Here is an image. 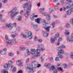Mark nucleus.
Returning <instances> with one entry per match:
<instances>
[{"instance_id": "1", "label": "nucleus", "mask_w": 73, "mask_h": 73, "mask_svg": "<svg viewBox=\"0 0 73 73\" xmlns=\"http://www.w3.org/2000/svg\"><path fill=\"white\" fill-rule=\"evenodd\" d=\"M38 48L39 49H36V51L35 49H32L31 50V52L29 51V50L28 49H27V52L30 54H35L34 56H33V58H37L40 56V51L42 52H44L45 50V48L43 44H40L38 45Z\"/></svg>"}, {"instance_id": "2", "label": "nucleus", "mask_w": 73, "mask_h": 73, "mask_svg": "<svg viewBox=\"0 0 73 73\" xmlns=\"http://www.w3.org/2000/svg\"><path fill=\"white\" fill-rule=\"evenodd\" d=\"M16 9L14 8L12 11L8 12V14L11 13V18L13 20L15 19V16H16V15H17L19 14V12H16Z\"/></svg>"}, {"instance_id": "3", "label": "nucleus", "mask_w": 73, "mask_h": 73, "mask_svg": "<svg viewBox=\"0 0 73 73\" xmlns=\"http://www.w3.org/2000/svg\"><path fill=\"white\" fill-rule=\"evenodd\" d=\"M25 68L28 70V72L29 73H34V71L36 70V68L35 67L29 65H26Z\"/></svg>"}, {"instance_id": "4", "label": "nucleus", "mask_w": 73, "mask_h": 73, "mask_svg": "<svg viewBox=\"0 0 73 73\" xmlns=\"http://www.w3.org/2000/svg\"><path fill=\"white\" fill-rule=\"evenodd\" d=\"M31 7H32V5L30 4L27 9L26 11L25 14V19H27L28 16L30 15V12L31 11Z\"/></svg>"}, {"instance_id": "5", "label": "nucleus", "mask_w": 73, "mask_h": 73, "mask_svg": "<svg viewBox=\"0 0 73 73\" xmlns=\"http://www.w3.org/2000/svg\"><path fill=\"white\" fill-rule=\"evenodd\" d=\"M14 26H16V23H13L12 24L11 23L9 24L8 25H6L5 26V27L6 28H8L9 29H12Z\"/></svg>"}, {"instance_id": "6", "label": "nucleus", "mask_w": 73, "mask_h": 73, "mask_svg": "<svg viewBox=\"0 0 73 73\" xmlns=\"http://www.w3.org/2000/svg\"><path fill=\"white\" fill-rule=\"evenodd\" d=\"M5 38L6 40V44L7 45H9L11 46V45H12L13 44V43L12 42L11 40L8 39L7 35L5 36Z\"/></svg>"}, {"instance_id": "7", "label": "nucleus", "mask_w": 73, "mask_h": 73, "mask_svg": "<svg viewBox=\"0 0 73 73\" xmlns=\"http://www.w3.org/2000/svg\"><path fill=\"white\" fill-rule=\"evenodd\" d=\"M58 36H59L58 34H56L54 38H50V42L51 43V44H54V42H55V40H56V38L58 37Z\"/></svg>"}, {"instance_id": "8", "label": "nucleus", "mask_w": 73, "mask_h": 73, "mask_svg": "<svg viewBox=\"0 0 73 73\" xmlns=\"http://www.w3.org/2000/svg\"><path fill=\"white\" fill-rule=\"evenodd\" d=\"M64 53V50L61 49L58 52V57L60 58H64L62 56L60 55L61 54H62Z\"/></svg>"}, {"instance_id": "9", "label": "nucleus", "mask_w": 73, "mask_h": 73, "mask_svg": "<svg viewBox=\"0 0 73 73\" xmlns=\"http://www.w3.org/2000/svg\"><path fill=\"white\" fill-rule=\"evenodd\" d=\"M67 40L68 42H73V36L72 35L70 37L68 36L67 38Z\"/></svg>"}, {"instance_id": "10", "label": "nucleus", "mask_w": 73, "mask_h": 73, "mask_svg": "<svg viewBox=\"0 0 73 73\" xmlns=\"http://www.w3.org/2000/svg\"><path fill=\"white\" fill-rule=\"evenodd\" d=\"M26 34L27 37H28V38H29V39H31V38H32V34L31 31L28 32L26 33Z\"/></svg>"}, {"instance_id": "11", "label": "nucleus", "mask_w": 73, "mask_h": 73, "mask_svg": "<svg viewBox=\"0 0 73 73\" xmlns=\"http://www.w3.org/2000/svg\"><path fill=\"white\" fill-rule=\"evenodd\" d=\"M72 13H73V7L71 9L68 10L66 12V14L68 15H71Z\"/></svg>"}, {"instance_id": "12", "label": "nucleus", "mask_w": 73, "mask_h": 73, "mask_svg": "<svg viewBox=\"0 0 73 73\" xmlns=\"http://www.w3.org/2000/svg\"><path fill=\"white\" fill-rule=\"evenodd\" d=\"M16 63L17 65H18L20 66H21L23 65V63L20 60H17L16 61Z\"/></svg>"}, {"instance_id": "13", "label": "nucleus", "mask_w": 73, "mask_h": 73, "mask_svg": "<svg viewBox=\"0 0 73 73\" xmlns=\"http://www.w3.org/2000/svg\"><path fill=\"white\" fill-rule=\"evenodd\" d=\"M43 15L44 16H46V19L47 20H50V16H49V15L47 14V13H43Z\"/></svg>"}, {"instance_id": "14", "label": "nucleus", "mask_w": 73, "mask_h": 73, "mask_svg": "<svg viewBox=\"0 0 73 73\" xmlns=\"http://www.w3.org/2000/svg\"><path fill=\"white\" fill-rule=\"evenodd\" d=\"M64 35L65 36H68L70 35V32L68 30H66L65 31Z\"/></svg>"}, {"instance_id": "15", "label": "nucleus", "mask_w": 73, "mask_h": 73, "mask_svg": "<svg viewBox=\"0 0 73 73\" xmlns=\"http://www.w3.org/2000/svg\"><path fill=\"white\" fill-rule=\"evenodd\" d=\"M8 64V65H9L11 68H12V67H13V66L12 65V64H13V62H12V60H10L9 61Z\"/></svg>"}, {"instance_id": "16", "label": "nucleus", "mask_w": 73, "mask_h": 73, "mask_svg": "<svg viewBox=\"0 0 73 73\" xmlns=\"http://www.w3.org/2000/svg\"><path fill=\"white\" fill-rule=\"evenodd\" d=\"M71 0H66L69 5L72 6L73 5V1H71Z\"/></svg>"}, {"instance_id": "17", "label": "nucleus", "mask_w": 73, "mask_h": 73, "mask_svg": "<svg viewBox=\"0 0 73 73\" xmlns=\"http://www.w3.org/2000/svg\"><path fill=\"white\" fill-rule=\"evenodd\" d=\"M42 36L44 37H47L48 36V34L45 31H44L42 33Z\"/></svg>"}, {"instance_id": "18", "label": "nucleus", "mask_w": 73, "mask_h": 73, "mask_svg": "<svg viewBox=\"0 0 73 73\" xmlns=\"http://www.w3.org/2000/svg\"><path fill=\"white\" fill-rule=\"evenodd\" d=\"M55 70H56V72H55V71H54V73H57V72L59 70H60L61 71H62V69L61 68V67H57V68H55Z\"/></svg>"}, {"instance_id": "19", "label": "nucleus", "mask_w": 73, "mask_h": 73, "mask_svg": "<svg viewBox=\"0 0 73 73\" xmlns=\"http://www.w3.org/2000/svg\"><path fill=\"white\" fill-rule=\"evenodd\" d=\"M41 20V18H38L35 20V21L36 23H37L38 24H40Z\"/></svg>"}, {"instance_id": "20", "label": "nucleus", "mask_w": 73, "mask_h": 73, "mask_svg": "<svg viewBox=\"0 0 73 73\" xmlns=\"http://www.w3.org/2000/svg\"><path fill=\"white\" fill-rule=\"evenodd\" d=\"M50 25L51 28H54V26H55V22L54 21H52Z\"/></svg>"}, {"instance_id": "21", "label": "nucleus", "mask_w": 73, "mask_h": 73, "mask_svg": "<svg viewBox=\"0 0 73 73\" xmlns=\"http://www.w3.org/2000/svg\"><path fill=\"white\" fill-rule=\"evenodd\" d=\"M41 22L43 23V25H45V27L46 26V25H48V23H46L45 22V21L44 20H42Z\"/></svg>"}, {"instance_id": "22", "label": "nucleus", "mask_w": 73, "mask_h": 73, "mask_svg": "<svg viewBox=\"0 0 73 73\" xmlns=\"http://www.w3.org/2000/svg\"><path fill=\"white\" fill-rule=\"evenodd\" d=\"M31 24L33 25V28L35 29L37 28V27H38V25H37L34 24H33V23H31Z\"/></svg>"}, {"instance_id": "23", "label": "nucleus", "mask_w": 73, "mask_h": 73, "mask_svg": "<svg viewBox=\"0 0 73 73\" xmlns=\"http://www.w3.org/2000/svg\"><path fill=\"white\" fill-rule=\"evenodd\" d=\"M21 37H22V38H26L27 37V36L24 35V33H21Z\"/></svg>"}, {"instance_id": "24", "label": "nucleus", "mask_w": 73, "mask_h": 73, "mask_svg": "<svg viewBox=\"0 0 73 73\" xmlns=\"http://www.w3.org/2000/svg\"><path fill=\"white\" fill-rule=\"evenodd\" d=\"M50 27L48 26L47 27H45L44 29L46 30V31H47V32H49V30L50 29Z\"/></svg>"}, {"instance_id": "25", "label": "nucleus", "mask_w": 73, "mask_h": 73, "mask_svg": "<svg viewBox=\"0 0 73 73\" xmlns=\"http://www.w3.org/2000/svg\"><path fill=\"white\" fill-rule=\"evenodd\" d=\"M71 7L70 6H66V8L65 7H63V11H65L66 9H69V8H70Z\"/></svg>"}, {"instance_id": "26", "label": "nucleus", "mask_w": 73, "mask_h": 73, "mask_svg": "<svg viewBox=\"0 0 73 73\" xmlns=\"http://www.w3.org/2000/svg\"><path fill=\"white\" fill-rule=\"evenodd\" d=\"M11 41L13 43V42L15 44H16V43H17V41H16L15 39H13L12 40H11Z\"/></svg>"}, {"instance_id": "27", "label": "nucleus", "mask_w": 73, "mask_h": 73, "mask_svg": "<svg viewBox=\"0 0 73 73\" xmlns=\"http://www.w3.org/2000/svg\"><path fill=\"white\" fill-rule=\"evenodd\" d=\"M3 67L4 68H7L8 67H10L9 64H5L3 65Z\"/></svg>"}, {"instance_id": "28", "label": "nucleus", "mask_w": 73, "mask_h": 73, "mask_svg": "<svg viewBox=\"0 0 73 73\" xmlns=\"http://www.w3.org/2000/svg\"><path fill=\"white\" fill-rule=\"evenodd\" d=\"M30 19L31 21H34V20H35V18L34 16L33 15H31L30 17Z\"/></svg>"}, {"instance_id": "29", "label": "nucleus", "mask_w": 73, "mask_h": 73, "mask_svg": "<svg viewBox=\"0 0 73 73\" xmlns=\"http://www.w3.org/2000/svg\"><path fill=\"white\" fill-rule=\"evenodd\" d=\"M56 68L57 69V67L56 68H55L54 67V66H52L50 68V69H51L52 70H54V71H56Z\"/></svg>"}, {"instance_id": "30", "label": "nucleus", "mask_w": 73, "mask_h": 73, "mask_svg": "<svg viewBox=\"0 0 73 73\" xmlns=\"http://www.w3.org/2000/svg\"><path fill=\"white\" fill-rule=\"evenodd\" d=\"M45 66H48V67L49 68V66H50V64L48 63H46L45 64Z\"/></svg>"}, {"instance_id": "31", "label": "nucleus", "mask_w": 73, "mask_h": 73, "mask_svg": "<svg viewBox=\"0 0 73 73\" xmlns=\"http://www.w3.org/2000/svg\"><path fill=\"white\" fill-rule=\"evenodd\" d=\"M17 19L19 21L21 20V17L20 16H18L17 17Z\"/></svg>"}, {"instance_id": "32", "label": "nucleus", "mask_w": 73, "mask_h": 73, "mask_svg": "<svg viewBox=\"0 0 73 73\" xmlns=\"http://www.w3.org/2000/svg\"><path fill=\"white\" fill-rule=\"evenodd\" d=\"M31 64L32 65L33 67V66H35V61H31Z\"/></svg>"}, {"instance_id": "33", "label": "nucleus", "mask_w": 73, "mask_h": 73, "mask_svg": "<svg viewBox=\"0 0 73 73\" xmlns=\"http://www.w3.org/2000/svg\"><path fill=\"white\" fill-rule=\"evenodd\" d=\"M1 73H8V72L6 71L5 70H3L1 71Z\"/></svg>"}, {"instance_id": "34", "label": "nucleus", "mask_w": 73, "mask_h": 73, "mask_svg": "<svg viewBox=\"0 0 73 73\" xmlns=\"http://www.w3.org/2000/svg\"><path fill=\"white\" fill-rule=\"evenodd\" d=\"M6 52L5 51L1 50V54H5Z\"/></svg>"}, {"instance_id": "35", "label": "nucleus", "mask_w": 73, "mask_h": 73, "mask_svg": "<svg viewBox=\"0 0 73 73\" xmlns=\"http://www.w3.org/2000/svg\"><path fill=\"white\" fill-rule=\"evenodd\" d=\"M28 3H26L23 5V7L24 8H26V7H27L28 6Z\"/></svg>"}, {"instance_id": "36", "label": "nucleus", "mask_w": 73, "mask_h": 73, "mask_svg": "<svg viewBox=\"0 0 73 73\" xmlns=\"http://www.w3.org/2000/svg\"><path fill=\"white\" fill-rule=\"evenodd\" d=\"M66 28H69L70 27V24L69 23H67L66 24Z\"/></svg>"}, {"instance_id": "37", "label": "nucleus", "mask_w": 73, "mask_h": 73, "mask_svg": "<svg viewBox=\"0 0 73 73\" xmlns=\"http://www.w3.org/2000/svg\"><path fill=\"white\" fill-rule=\"evenodd\" d=\"M18 35V33H16L15 34V35H11V37H15V36H17Z\"/></svg>"}, {"instance_id": "38", "label": "nucleus", "mask_w": 73, "mask_h": 73, "mask_svg": "<svg viewBox=\"0 0 73 73\" xmlns=\"http://www.w3.org/2000/svg\"><path fill=\"white\" fill-rule=\"evenodd\" d=\"M50 60L51 62H53V58H50Z\"/></svg>"}, {"instance_id": "39", "label": "nucleus", "mask_w": 73, "mask_h": 73, "mask_svg": "<svg viewBox=\"0 0 73 73\" xmlns=\"http://www.w3.org/2000/svg\"><path fill=\"white\" fill-rule=\"evenodd\" d=\"M60 48L61 49H62V48H65V46L64 45H62L61 46H60Z\"/></svg>"}, {"instance_id": "40", "label": "nucleus", "mask_w": 73, "mask_h": 73, "mask_svg": "<svg viewBox=\"0 0 73 73\" xmlns=\"http://www.w3.org/2000/svg\"><path fill=\"white\" fill-rule=\"evenodd\" d=\"M30 54H29V53L27 52L25 54V56H29V55Z\"/></svg>"}, {"instance_id": "41", "label": "nucleus", "mask_w": 73, "mask_h": 73, "mask_svg": "<svg viewBox=\"0 0 73 73\" xmlns=\"http://www.w3.org/2000/svg\"><path fill=\"white\" fill-rule=\"evenodd\" d=\"M9 56L10 57H12L13 56V54L12 53H10L9 54Z\"/></svg>"}, {"instance_id": "42", "label": "nucleus", "mask_w": 73, "mask_h": 73, "mask_svg": "<svg viewBox=\"0 0 73 73\" xmlns=\"http://www.w3.org/2000/svg\"><path fill=\"white\" fill-rule=\"evenodd\" d=\"M2 1L4 3H6L7 2V0H2Z\"/></svg>"}, {"instance_id": "43", "label": "nucleus", "mask_w": 73, "mask_h": 73, "mask_svg": "<svg viewBox=\"0 0 73 73\" xmlns=\"http://www.w3.org/2000/svg\"><path fill=\"white\" fill-rule=\"evenodd\" d=\"M20 50H25V48L24 47H20Z\"/></svg>"}, {"instance_id": "44", "label": "nucleus", "mask_w": 73, "mask_h": 73, "mask_svg": "<svg viewBox=\"0 0 73 73\" xmlns=\"http://www.w3.org/2000/svg\"><path fill=\"white\" fill-rule=\"evenodd\" d=\"M16 70V67H14L12 71L13 72H15Z\"/></svg>"}, {"instance_id": "45", "label": "nucleus", "mask_w": 73, "mask_h": 73, "mask_svg": "<svg viewBox=\"0 0 73 73\" xmlns=\"http://www.w3.org/2000/svg\"><path fill=\"white\" fill-rule=\"evenodd\" d=\"M22 1H28V0H21L20 1V2L21 3Z\"/></svg>"}, {"instance_id": "46", "label": "nucleus", "mask_w": 73, "mask_h": 73, "mask_svg": "<svg viewBox=\"0 0 73 73\" xmlns=\"http://www.w3.org/2000/svg\"><path fill=\"white\" fill-rule=\"evenodd\" d=\"M29 58H28L27 59L26 61V63H27V62H29Z\"/></svg>"}, {"instance_id": "47", "label": "nucleus", "mask_w": 73, "mask_h": 73, "mask_svg": "<svg viewBox=\"0 0 73 73\" xmlns=\"http://www.w3.org/2000/svg\"><path fill=\"white\" fill-rule=\"evenodd\" d=\"M63 66H64V68H65L67 66V64H63Z\"/></svg>"}, {"instance_id": "48", "label": "nucleus", "mask_w": 73, "mask_h": 73, "mask_svg": "<svg viewBox=\"0 0 73 73\" xmlns=\"http://www.w3.org/2000/svg\"><path fill=\"white\" fill-rule=\"evenodd\" d=\"M31 42H26V44H31Z\"/></svg>"}, {"instance_id": "49", "label": "nucleus", "mask_w": 73, "mask_h": 73, "mask_svg": "<svg viewBox=\"0 0 73 73\" xmlns=\"http://www.w3.org/2000/svg\"><path fill=\"white\" fill-rule=\"evenodd\" d=\"M62 40V38H59L58 39V41L60 42Z\"/></svg>"}, {"instance_id": "50", "label": "nucleus", "mask_w": 73, "mask_h": 73, "mask_svg": "<svg viewBox=\"0 0 73 73\" xmlns=\"http://www.w3.org/2000/svg\"><path fill=\"white\" fill-rule=\"evenodd\" d=\"M17 30L18 31H20V27H18V28H17Z\"/></svg>"}, {"instance_id": "51", "label": "nucleus", "mask_w": 73, "mask_h": 73, "mask_svg": "<svg viewBox=\"0 0 73 73\" xmlns=\"http://www.w3.org/2000/svg\"><path fill=\"white\" fill-rule=\"evenodd\" d=\"M34 40L35 41H37V36H35Z\"/></svg>"}, {"instance_id": "52", "label": "nucleus", "mask_w": 73, "mask_h": 73, "mask_svg": "<svg viewBox=\"0 0 73 73\" xmlns=\"http://www.w3.org/2000/svg\"><path fill=\"white\" fill-rule=\"evenodd\" d=\"M40 66H41V65L40 64H38L36 68H39Z\"/></svg>"}, {"instance_id": "53", "label": "nucleus", "mask_w": 73, "mask_h": 73, "mask_svg": "<svg viewBox=\"0 0 73 73\" xmlns=\"http://www.w3.org/2000/svg\"><path fill=\"white\" fill-rule=\"evenodd\" d=\"M44 10V8H40V11L41 12H42V11H43Z\"/></svg>"}, {"instance_id": "54", "label": "nucleus", "mask_w": 73, "mask_h": 73, "mask_svg": "<svg viewBox=\"0 0 73 73\" xmlns=\"http://www.w3.org/2000/svg\"><path fill=\"white\" fill-rule=\"evenodd\" d=\"M23 12H24V11L23 10H21V11L20 13L21 15H22V14H23Z\"/></svg>"}, {"instance_id": "55", "label": "nucleus", "mask_w": 73, "mask_h": 73, "mask_svg": "<svg viewBox=\"0 0 73 73\" xmlns=\"http://www.w3.org/2000/svg\"><path fill=\"white\" fill-rule=\"evenodd\" d=\"M38 42H41L42 41V40L41 39H39L38 40Z\"/></svg>"}, {"instance_id": "56", "label": "nucleus", "mask_w": 73, "mask_h": 73, "mask_svg": "<svg viewBox=\"0 0 73 73\" xmlns=\"http://www.w3.org/2000/svg\"><path fill=\"white\" fill-rule=\"evenodd\" d=\"M56 61H58L59 60V58H58L56 57L55 59Z\"/></svg>"}, {"instance_id": "57", "label": "nucleus", "mask_w": 73, "mask_h": 73, "mask_svg": "<svg viewBox=\"0 0 73 73\" xmlns=\"http://www.w3.org/2000/svg\"><path fill=\"white\" fill-rule=\"evenodd\" d=\"M70 57L71 58L73 59V54H71Z\"/></svg>"}, {"instance_id": "58", "label": "nucleus", "mask_w": 73, "mask_h": 73, "mask_svg": "<svg viewBox=\"0 0 73 73\" xmlns=\"http://www.w3.org/2000/svg\"><path fill=\"white\" fill-rule=\"evenodd\" d=\"M55 22L56 23H59V20H57L55 21Z\"/></svg>"}, {"instance_id": "59", "label": "nucleus", "mask_w": 73, "mask_h": 73, "mask_svg": "<svg viewBox=\"0 0 73 73\" xmlns=\"http://www.w3.org/2000/svg\"><path fill=\"white\" fill-rule=\"evenodd\" d=\"M61 49V48H60V47H57L56 48V50H58L59 49Z\"/></svg>"}, {"instance_id": "60", "label": "nucleus", "mask_w": 73, "mask_h": 73, "mask_svg": "<svg viewBox=\"0 0 73 73\" xmlns=\"http://www.w3.org/2000/svg\"><path fill=\"white\" fill-rule=\"evenodd\" d=\"M49 11L50 13H51L52 12H53V11L52 9H50L49 10Z\"/></svg>"}, {"instance_id": "61", "label": "nucleus", "mask_w": 73, "mask_h": 73, "mask_svg": "<svg viewBox=\"0 0 73 73\" xmlns=\"http://www.w3.org/2000/svg\"><path fill=\"white\" fill-rule=\"evenodd\" d=\"M40 59H41V61H43L44 60V59H43V58H42V57L41 56L40 57Z\"/></svg>"}, {"instance_id": "62", "label": "nucleus", "mask_w": 73, "mask_h": 73, "mask_svg": "<svg viewBox=\"0 0 73 73\" xmlns=\"http://www.w3.org/2000/svg\"><path fill=\"white\" fill-rule=\"evenodd\" d=\"M55 9H58V7L57 6H56L55 7Z\"/></svg>"}, {"instance_id": "63", "label": "nucleus", "mask_w": 73, "mask_h": 73, "mask_svg": "<svg viewBox=\"0 0 73 73\" xmlns=\"http://www.w3.org/2000/svg\"><path fill=\"white\" fill-rule=\"evenodd\" d=\"M33 16H34V17L35 18V17H38V15H33Z\"/></svg>"}, {"instance_id": "64", "label": "nucleus", "mask_w": 73, "mask_h": 73, "mask_svg": "<svg viewBox=\"0 0 73 73\" xmlns=\"http://www.w3.org/2000/svg\"><path fill=\"white\" fill-rule=\"evenodd\" d=\"M40 3H38L37 4V5L38 7H40Z\"/></svg>"}]
</instances>
